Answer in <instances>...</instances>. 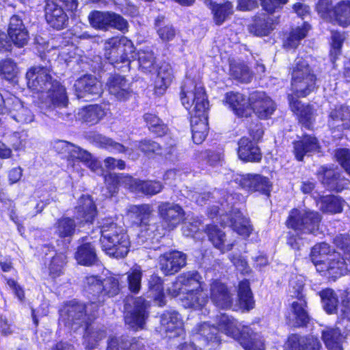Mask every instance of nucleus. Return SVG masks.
I'll return each instance as SVG.
<instances>
[{"label": "nucleus", "instance_id": "1", "mask_svg": "<svg viewBox=\"0 0 350 350\" xmlns=\"http://www.w3.org/2000/svg\"><path fill=\"white\" fill-rule=\"evenodd\" d=\"M204 282L197 271H188L179 275L167 288L168 294L179 297L185 308L194 310H206L208 297L204 291Z\"/></svg>", "mask_w": 350, "mask_h": 350}, {"label": "nucleus", "instance_id": "2", "mask_svg": "<svg viewBox=\"0 0 350 350\" xmlns=\"http://www.w3.org/2000/svg\"><path fill=\"white\" fill-rule=\"evenodd\" d=\"M98 224L103 250L116 258L125 257L129 251L131 242L124 227L112 217L102 219Z\"/></svg>", "mask_w": 350, "mask_h": 350}, {"label": "nucleus", "instance_id": "3", "mask_svg": "<svg viewBox=\"0 0 350 350\" xmlns=\"http://www.w3.org/2000/svg\"><path fill=\"white\" fill-rule=\"evenodd\" d=\"M105 181L109 190V196H112L117 191L118 185H124L135 192L144 195L153 196L159 193L163 186L158 181L140 180L134 179L130 176L109 174L105 176Z\"/></svg>", "mask_w": 350, "mask_h": 350}, {"label": "nucleus", "instance_id": "4", "mask_svg": "<svg viewBox=\"0 0 350 350\" xmlns=\"http://www.w3.org/2000/svg\"><path fill=\"white\" fill-rule=\"evenodd\" d=\"M180 96L183 105L191 115L203 114L208 111V101L201 83L191 79H185Z\"/></svg>", "mask_w": 350, "mask_h": 350}, {"label": "nucleus", "instance_id": "5", "mask_svg": "<svg viewBox=\"0 0 350 350\" xmlns=\"http://www.w3.org/2000/svg\"><path fill=\"white\" fill-rule=\"evenodd\" d=\"M335 244L343 251L344 258L340 260V254L333 252L331 258H327L325 263H322L320 269H323L325 274L334 279L347 271H350V238L347 234H340L334 239Z\"/></svg>", "mask_w": 350, "mask_h": 350}, {"label": "nucleus", "instance_id": "6", "mask_svg": "<svg viewBox=\"0 0 350 350\" xmlns=\"http://www.w3.org/2000/svg\"><path fill=\"white\" fill-rule=\"evenodd\" d=\"M94 142L99 147L107 149L112 152H126L129 158L133 160L137 159L139 156L138 152L134 150V148L139 149L147 155L151 153H161L159 144L150 140L135 142L131 148H126L122 144L102 135H95Z\"/></svg>", "mask_w": 350, "mask_h": 350}, {"label": "nucleus", "instance_id": "7", "mask_svg": "<svg viewBox=\"0 0 350 350\" xmlns=\"http://www.w3.org/2000/svg\"><path fill=\"white\" fill-rule=\"evenodd\" d=\"M316 76L308 62L303 59H297L293 68L291 87L298 97H305L316 88Z\"/></svg>", "mask_w": 350, "mask_h": 350}, {"label": "nucleus", "instance_id": "8", "mask_svg": "<svg viewBox=\"0 0 350 350\" xmlns=\"http://www.w3.org/2000/svg\"><path fill=\"white\" fill-rule=\"evenodd\" d=\"M321 221V216L318 212L304 207L291 211L286 225L295 231L315 234L319 230Z\"/></svg>", "mask_w": 350, "mask_h": 350}, {"label": "nucleus", "instance_id": "9", "mask_svg": "<svg viewBox=\"0 0 350 350\" xmlns=\"http://www.w3.org/2000/svg\"><path fill=\"white\" fill-rule=\"evenodd\" d=\"M104 56L111 64L131 62L135 57V48L127 38L113 37L104 44Z\"/></svg>", "mask_w": 350, "mask_h": 350}, {"label": "nucleus", "instance_id": "10", "mask_svg": "<svg viewBox=\"0 0 350 350\" xmlns=\"http://www.w3.org/2000/svg\"><path fill=\"white\" fill-rule=\"evenodd\" d=\"M39 100V107L46 111L66 107L68 103L66 88L57 81L40 94Z\"/></svg>", "mask_w": 350, "mask_h": 350}, {"label": "nucleus", "instance_id": "11", "mask_svg": "<svg viewBox=\"0 0 350 350\" xmlns=\"http://www.w3.org/2000/svg\"><path fill=\"white\" fill-rule=\"evenodd\" d=\"M91 25L98 29L108 30L109 28L124 31L128 29V23L120 15L111 12L94 11L89 15Z\"/></svg>", "mask_w": 350, "mask_h": 350}, {"label": "nucleus", "instance_id": "12", "mask_svg": "<svg viewBox=\"0 0 350 350\" xmlns=\"http://www.w3.org/2000/svg\"><path fill=\"white\" fill-rule=\"evenodd\" d=\"M86 291L97 295L104 293L109 296H113L119 292V276L116 275H109L103 280H100L95 275H90L86 278Z\"/></svg>", "mask_w": 350, "mask_h": 350}, {"label": "nucleus", "instance_id": "13", "mask_svg": "<svg viewBox=\"0 0 350 350\" xmlns=\"http://www.w3.org/2000/svg\"><path fill=\"white\" fill-rule=\"evenodd\" d=\"M152 213L153 208L150 204L131 205L128 208L129 218L145 231L146 234H142V237H152L154 226L150 225Z\"/></svg>", "mask_w": 350, "mask_h": 350}, {"label": "nucleus", "instance_id": "14", "mask_svg": "<svg viewBox=\"0 0 350 350\" xmlns=\"http://www.w3.org/2000/svg\"><path fill=\"white\" fill-rule=\"evenodd\" d=\"M234 180L244 189L250 192H259L268 196L272 188V183L265 176L256 174L237 175Z\"/></svg>", "mask_w": 350, "mask_h": 350}, {"label": "nucleus", "instance_id": "15", "mask_svg": "<svg viewBox=\"0 0 350 350\" xmlns=\"http://www.w3.org/2000/svg\"><path fill=\"white\" fill-rule=\"evenodd\" d=\"M158 212L162 219L163 228L168 231L176 228L184 218V211L181 206L173 203H161Z\"/></svg>", "mask_w": 350, "mask_h": 350}, {"label": "nucleus", "instance_id": "16", "mask_svg": "<svg viewBox=\"0 0 350 350\" xmlns=\"http://www.w3.org/2000/svg\"><path fill=\"white\" fill-rule=\"evenodd\" d=\"M5 111L9 113L12 119L21 124L31 123L34 120L32 112L17 97L10 95L4 101Z\"/></svg>", "mask_w": 350, "mask_h": 350}, {"label": "nucleus", "instance_id": "17", "mask_svg": "<svg viewBox=\"0 0 350 350\" xmlns=\"http://www.w3.org/2000/svg\"><path fill=\"white\" fill-rule=\"evenodd\" d=\"M223 103L237 117L247 118L251 115L250 96L238 92H229L225 94Z\"/></svg>", "mask_w": 350, "mask_h": 350}, {"label": "nucleus", "instance_id": "18", "mask_svg": "<svg viewBox=\"0 0 350 350\" xmlns=\"http://www.w3.org/2000/svg\"><path fill=\"white\" fill-rule=\"evenodd\" d=\"M250 110L259 118L268 119L275 110L273 100L263 92L250 94Z\"/></svg>", "mask_w": 350, "mask_h": 350}, {"label": "nucleus", "instance_id": "19", "mask_svg": "<svg viewBox=\"0 0 350 350\" xmlns=\"http://www.w3.org/2000/svg\"><path fill=\"white\" fill-rule=\"evenodd\" d=\"M26 78L28 88L40 94L55 81L52 80L49 70L43 67L31 68L26 73Z\"/></svg>", "mask_w": 350, "mask_h": 350}, {"label": "nucleus", "instance_id": "20", "mask_svg": "<svg viewBox=\"0 0 350 350\" xmlns=\"http://www.w3.org/2000/svg\"><path fill=\"white\" fill-rule=\"evenodd\" d=\"M88 307L76 301H70L59 310V321L72 327L75 324L81 325L84 322V311H87Z\"/></svg>", "mask_w": 350, "mask_h": 350}, {"label": "nucleus", "instance_id": "21", "mask_svg": "<svg viewBox=\"0 0 350 350\" xmlns=\"http://www.w3.org/2000/svg\"><path fill=\"white\" fill-rule=\"evenodd\" d=\"M148 304L142 297L135 299L133 308L129 310L126 308L125 313V322L131 327L137 329L143 328L148 318L147 308Z\"/></svg>", "mask_w": 350, "mask_h": 350}, {"label": "nucleus", "instance_id": "22", "mask_svg": "<svg viewBox=\"0 0 350 350\" xmlns=\"http://www.w3.org/2000/svg\"><path fill=\"white\" fill-rule=\"evenodd\" d=\"M159 266L165 275H172L186 265V256L178 251L166 252L159 256Z\"/></svg>", "mask_w": 350, "mask_h": 350}, {"label": "nucleus", "instance_id": "23", "mask_svg": "<svg viewBox=\"0 0 350 350\" xmlns=\"http://www.w3.org/2000/svg\"><path fill=\"white\" fill-rule=\"evenodd\" d=\"M216 328L219 332L225 334L226 336L239 340L243 335V327H247L239 323L233 317L226 314H221L217 316L215 319Z\"/></svg>", "mask_w": 350, "mask_h": 350}, {"label": "nucleus", "instance_id": "24", "mask_svg": "<svg viewBox=\"0 0 350 350\" xmlns=\"http://www.w3.org/2000/svg\"><path fill=\"white\" fill-rule=\"evenodd\" d=\"M221 222L224 225H230L234 231L243 237H248L252 231L250 220L237 211H233L230 215L221 214Z\"/></svg>", "mask_w": 350, "mask_h": 350}, {"label": "nucleus", "instance_id": "25", "mask_svg": "<svg viewBox=\"0 0 350 350\" xmlns=\"http://www.w3.org/2000/svg\"><path fill=\"white\" fill-rule=\"evenodd\" d=\"M74 87L79 98L89 96H99L103 91L100 82L91 75H85L77 80Z\"/></svg>", "mask_w": 350, "mask_h": 350}, {"label": "nucleus", "instance_id": "26", "mask_svg": "<svg viewBox=\"0 0 350 350\" xmlns=\"http://www.w3.org/2000/svg\"><path fill=\"white\" fill-rule=\"evenodd\" d=\"M161 331L170 338L180 336L183 332V323L179 314L167 311L161 317Z\"/></svg>", "mask_w": 350, "mask_h": 350}, {"label": "nucleus", "instance_id": "27", "mask_svg": "<svg viewBox=\"0 0 350 350\" xmlns=\"http://www.w3.org/2000/svg\"><path fill=\"white\" fill-rule=\"evenodd\" d=\"M44 12L46 20L52 27L60 29L65 27L68 18L56 0H46Z\"/></svg>", "mask_w": 350, "mask_h": 350}, {"label": "nucleus", "instance_id": "28", "mask_svg": "<svg viewBox=\"0 0 350 350\" xmlns=\"http://www.w3.org/2000/svg\"><path fill=\"white\" fill-rule=\"evenodd\" d=\"M306 302L304 299L293 301L286 314L287 323L293 327H301L308 321L306 309Z\"/></svg>", "mask_w": 350, "mask_h": 350}, {"label": "nucleus", "instance_id": "29", "mask_svg": "<svg viewBox=\"0 0 350 350\" xmlns=\"http://www.w3.org/2000/svg\"><path fill=\"white\" fill-rule=\"evenodd\" d=\"M8 35L14 44L22 47L27 44L29 36L22 20L16 15L10 18Z\"/></svg>", "mask_w": 350, "mask_h": 350}, {"label": "nucleus", "instance_id": "30", "mask_svg": "<svg viewBox=\"0 0 350 350\" xmlns=\"http://www.w3.org/2000/svg\"><path fill=\"white\" fill-rule=\"evenodd\" d=\"M211 299L217 307L228 308L232 305V296L226 286L218 280L210 284Z\"/></svg>", "mask_w": 350, "mask_h": 350}, {"label": "nucleus", "instance_id": "31", "mask_svg": "<svg viewBox=\"0 0 350 350\" xmlns=\"http://www.w3.org/2000/svg\"><path fill=\"white\" fill-rule=\"evenodd\" d=\"M107 109L101 105H90L78 110L75 115L79 121L90 124H95L107 114Z\"/></svg>", "mask_w": 350, "mask_h": 350}, {"label": "nucleus", "instance_id": "32", "mask_svg": "<svg viewBox=\"0 0 350 350\" xmlns=\"http://www.w3.org/2000/svg\"><path fill=\"white\" fill-rule=\"evenodd\" d=\"M55 148L61 154H67L68 161L71 163L75 161H87L90 158V154L79 147L66 141H59L55 144Z\"/></svg>", "mask_w": 350, "mask_h": 350}, {"label": "nucleus", "instance_id": "33", "mask_svg": "<svg viewBox=\"0 0 350 350\" xmlns=\"http://www.w3.org/2000/svg\"><path fill=\"white\" fill-rule=\"evenodd\" d=\"M207 111L203 114L191 115V126L193 142L200 144L205 139L208 133Z\"/></svg>", "mask_w": 350, "mask_h": 350}, {"label": "nucleus", "instance_id": "34", "mask_svg": "<svg viewBox=\"0 0 350 350\" xmlns=\"http://www.w3.org/2000/svg\"><path fill=\"white\" fill-rule=\"evenodd\" d=\"M238 156L245 162H258L262 159L259 148L247 137L239 142Z\"/></svg>", "mask_w": 350, "mask_h": 350}, {"label": "nucleus", "instance_id": "35", "mask_svg": "<svg viewBox=\"0 0 350 350\" xmlns=\"http://www.w3.org/2000/svg\"><path fill=\"white\" fill-rule=\"evenodd\" d=\"M320 343L317 338L300 337L298 335H291L284 345L285 350H319Z\"/></svg>", "mask_w": 350, "mask_h": 350}, {"label": "nucleus", "instance_id": "36", "mask_svg": "<svg viewBox=\"0 0 350 350\" xmlns=\"http://www.w3.org/2000/svg\"><path fill=\"white\" fill-rule=\"evenodd\" d=\"M320 149L317 138L310 135H305L294 143V153L299 161H301L307 154L319 152Z\"/></svg>", "mask_w": 350, "mask_h": 350}, {"label": "nucleus", "instance_id": "37", "mask_svg": "<svg viewBox=\"0 0 350 350\" xmlns=\"http://www.w3.org/2000/svg\"><path fill=\"white\" fill-rule=\"evenodd\" d=\"M329 125L338 130L350 128V107L341 105L336 107L329 114Z\"/></svg>", "mask_w": 350, "mask_h": 350}, {"label": "nucleus", "instance_id": "38", "mask_svg": "<svg viewBox=\"0 0 350 350\" xmlns=\"http://www.w3.org/2000/svg\"><path fill=\"white\" fill-rule=\"evenodd\" d=\"M109 91L119 100H125L131 95L130 85L120 75L111 77L107 82Z\"/></svg>", "mask_w": 350, "mask_h": 350}, {"label": "nucleus", "instance_id": "39", "mask_svg": "<svg viewBox=\"0 0 350 350\" xmlns=\"http://www.w3.org/2000/svg\"><path fill=\"white\" fill-rule=\"evenodd\" d=\"M207 233L209 240L221 252H228L232 248L234 241L227 239L226 234L217 226H208Z\"/></svg>", "mask_w": 350, "mask_h": 350}, {"label": "nucleus", "instance_id": "40", "mask_svg": "<svg viewBox=\"0 0 350 350\" xmlns=\"http://www.w3.org/2000/svg\"><path fill=\"white\" fill-rule=\"evenodd\" d=\"M96 215V209L89 196H83L78 202L77 218L81 221L92 223Z\"/></svg>", "mask_w": 350, "mask_h": 350}, {"label": "nucleus", "instance_id": "41", "mask_svg": "<svg viewBox=\"0 0 350 350\" xmlns=\"http://www.w3.org/2000/svg\"><path fill=\"white\" fill-rule=\"evenodd\" d=\"M242 332L238 342L245 350H265V341L260 334L254 333L249 327H243Z\"/></svg>", "mask_w": 350, "mask_h": 350}, {"label": "nucleus", "instance_id": "42", "mask_svg": "<svg viewBox=\"0 0 350 350\" xmlns=\"http://www.w3.org/2000/svg\"><path fill=\"white\" fill-rule=\"evenodd\" d=\"M173 78L171 66L163 62L159 67L157 76L154 81L155 93L162 95L170 85Z\"/></svg>", "mask_w": 350, "mask_h": 350}, {"label": "nucleus", "instance_id": "43", "mask_svg": "<svg viewBox=\"0 0 350 350\" xmlns=\"http://www.w3.org/2000/svg\"><path fill=\"white\" fill-rule=\"evenodd\" d=\"M329 22L342 27L350 25V1H342L332 8Z\"/></svg>", "mask_w": 350, "mask_h": 350}, {"label": "nucleus", "instance_id": "44", "mask_svg": "<svg viewBox=\"0 0 350 350\" xmlns=\"http://www.w3.org/2000/svg\"><path fill=\"white\" fill-rule=\"evenodd\" d=\"M333 252L327 243H321L315 245L311 250V260L319 272H323V269H320L321 264L325 263L327 258H331Z\"/></svg>", "mask_w": 350, "mask_h": 350}, {"label": "nucleus", "instance_id": "45", "mask_svg": "<svg viewBox=\"0 0 350 350\" xmlns=\"http://www.w3.org/2000/svg\"><path fill=\"white\" fill-rule=\"evenodd\" d=\"M289 104L292 111L296 114L300 122L306 126H309L312 119V110L309 105H304L293 96H289Z\"/></svg>", "mask_w": 350, "mask_h": 350}, {"label": "nucleus", "instance_id": "46", "mask_svg": "<svg viewBox=\"0 0 350 350\" xmlns=\"http://www.w3.org/2000/svg\"><path fill=\"white\" fill-rule=\"evenodd\" d=\"M239 307L243 310H250L254 307L252 293L247 280L240 282L238 289Z\"/></svg>", "mask_w": 350, "mask_h": 350}, {"label": "nucleus", "instance_id": "47", "mask_svg": "<svg viewBox=\"0 0 350 350\" xmlns=\"http://www.w3.org/2000/svg\"><path fill=\"white\" fill-rule=\"evenodd\" d=\"M75 258L82 265L90 266L94 264L97 260L94 246L90 243L80 245L75 254Z\"/></svg>", "mask_w": 350, "mask_h": 350}, {"label": "nucleus", "instance_id": "48", "mask_svg": "<svg viewBox=\"0 0 350 350\" xmlns=\"http://www.w3.org/2000/svg\"><path fill=\"white\" fill-rule=\"evenodd\" d=\"M317 204L323 213H338L342 211L343 201L337 196H326L317 200Z\"/></svg>", "mask_w": 350, "mask_h": 350}, {"label": "nucleus", "instance_id": "49", "mask_svg": "<svg viewBox=\"0 0 350 350\" xmlns=\"http://www.w3.org/2000/svg\"><path fill=\"white\" fill-rule=\"evenodd\" d=\"M105 337V331L94 325H88L85 328L83 345L88 350H92L98 341Z\"/></svg>", "mask_w": 350, "mask_h": 350}, {"label": "nucleus", "instance_id": "50", "mask_svg": "<svg viewBox=\"0 0 350 350\" xmlns=\"http://www.w3.org/2000/svg\"><path fill=\"white\" fill-rule=\"evenodd\" d=\"M273 20L265 14L255 18L254 24L250 27L251 32L258 36H267L274 28Z\"/></svg>", "mask_w": 350, "mask_h": 350}, {"label": "nucleus", "instance_id": "51", "mask_svg": "<svg viewBox=\"0 0 350 350\" xmlns=\"http://www.w3.org/2000/svg\"><path fill=\"white\" fill-rule=\"evenodd\" d=\"M323 340L328 350H342L343 339L338 328H328L322 332Z\"/></svg>", "mask_w": 350, "mask_h": 350}, {"label": "nucleus", "instance_id": "52", "mask_svg": "<svg viewBox=\"0 0 350 350\" xmlns=\"http://www.w3.org/2000/svg\"><path fill=\"white\" fill-rule=\"evenodd\" d=\"M310 29V26L306 23H304L301 27L292 29L289 36L284 42V48L287 49H295L299 44L300 40L307 36Z\"/></svg>", "mask_w": 350, "mask_h": 350}, {"label": "nucleus", "instance_id": "53", "mask_svg": "<svg viewBox=\"0 0 350 350\" xmlns=\"http://www.w3.org/2000/svg\"><path fill=\"white\" fill-rule=\"evenodd\" d=\"M107 350H145L142 340L133 338L131 342H120L117 338H111L108 343Z\"/></svg>", "mask_w": 350, "mask_h": 350}, {"label": "nucleus", "instance_id": "54", "mask_svg": "<svg viewBox=\"0 0 350 350\" xmlns=\"http://www.w3.org/2000/svg\"><path fill=\"white\" fill-rule=\"evenodd\" d=\"M210 5L213 14L214 21L217 25L222 24L232 14V5L229 1L224 4H215L211 2Z\"/></svg>", "mask_w": 350, "mask_h": 350}, {"label": "nucleus", "instance_id": "55", "mask_svg": "<svg viewBox=\"0 0 350 350\" xmlns=\"http://www.w3.org/2000/svg\"><path fill=\"white\" fill-rule=\"evenodd\" d=\"M149 289L151 295L154 297L155 301L158 302L159 306L165 304V298L163 294V282L160 277L157 275H152L149 280Z\"/></svg>", "mask_w": 350, "mask_h": 350}, {"label": "nucleus", "instance_id": "56", "mask_svg": "<svg viewBox=\"0 0 350 350\" xmlns=\"http://www.w3.org/2000/svg\"><path fill=\"white\" fill-rule=\"evenodd\" d=\"M155 25L157 27V34L162 41L169 42L175 37V29L171 25L165 23L163 16L157 18L155 20Z\"/></svg>", "mask_w": 350, "mask_h": 350}, {"label": "nucleus", "instance_id": "57", "mask_svg": "<svg viewBox=\"0 0 350 350\" xmlns=\"http://www.w3.org/2000/svg\"><path fill=\"white\" fill-rule=\"evenodd\" d=\"M18 74L16 64L8 58L0 61V77L7 81H12Z\"/></svg>", "mask_w": 350, "mask_h": 350}, {"label": "nucleus", "instance_id": "58", "mask_svg": "<svg viewBox=\"0 0 350 350\" xmlns=\"http://www.w3.org/2000/svg\"><path fill=\"white\" fill-rule=\"evenodd\" d=\"M126 275L129 290L134 293H137L141 288L142 276V270L141 267L139 266H135L132 267L126 273Z\"/></svg>", "mask_w": 350, "mask_h": 350}, {"label": "nucleus", "instance_id": "59", "mask_svg": "<svg viewBox=\"0 0 350 350\" xmlns=\"http://www.w3.org/2000/svg\"><path fill=\"white\" fill-rule=\"evenodd\" d=\"M230 75L236 79L248 83L252 79V74L245 64L241 63H231L230 66Z\"/></svg>", "mask_w": 350, "mask_h": 350}, {"label": "nucleus", "instance_id": "60", "mask_svg": "<svg viewBox=\"0 0 350 350\" xmlns=\"http://www.w3.org/2000/svg\"><path fill=\"white\" fill-rule=\"evenodd\" d=\"M66 263V256L57 254L54 256L48 266L49 274L52 278L59 277L63 273V268Z\"/></svg>", "mask_w": 350, "mask_h": 350}, {"label": "nucleus", "instance_id": "61", "mask_svg": "<svg viewBox=\"0 0 350 350\" xmlns=\"http://www.w3.org/2000/svg\"><path fill=\"white\" fill-rule=\"evenodd\" d=\"M193 332L197 338L202 337L206 340H213L217 338V329L216 326H211L207 323L198 325Z\"/></svg>", "mask_w": 350, "mask_h": 350}, {"label": "nucleus", "instance_id": "62", "mask_svg": "<svg viewBox=\"0 0 350 350\" xmlns=\"http://www.w3.org/2000/svg\"><path fill=\"white\" fill-rule=\"evenodd\" d=\"M321 297L323 308L327 313H333L338 305V298L332 289H325L321 292Z\"/></svg>", "mask_w": 350, "mask_h": 350}, {"label": "nucleus", "instance_id": "63", "mask_svg": "<svg viewBox=\"0 0 350 350\" xmlns=\"http://www.w3.org/2000/svg\"><path fill=\"white\" fill-rule=\"evenodd\" d=\"M75 221L70 218H62L56 224V233L60 237H70L75 231Z\"/></svg>", "mask_w": 350, "mask_h": 350}, {"label": "nucleus", "instance_id": "64", "mask_svg": "<svg viewBox=\"0 0 350 350\" xmlns=\"http://www.w3.org/2000/svg\"><path fill=\"white\" fill-rule=\"evenodd\" d=\"M139 67L144 72H150L154 69L155 58L151 50H140L138 52Z\"/></svg>", "mask_w": 350, "mask_h": 350}]
</instances>
